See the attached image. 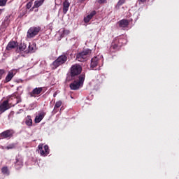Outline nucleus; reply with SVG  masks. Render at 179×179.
<instances>
[{"instance_id": "obj_3", "label": "nucleus", "mask_w": 179, "mask_h": 179, "mask_svg": "<svg viewBox=\"0 0 179 179\" xmlns=\"http://www.w3.org/2000/svg\"><path fill=\"white\" fill-rule=\"evenodd\" d=\"M85 78H86V76L85 74H80L78 76V80H74L70 84V89L71 90H78V89L80 88V86H83Z\"/></svg>"}, {"instance_id": "obj_7", "label": "nucleus", "mask_w": 179, "mask_h": 179, "mask_svg": "<svg viewBox=\"0 0 179 179\" xmlns=\"http://www.w3.org/2000/svg\"><path fill=\"white\" fill-rule=\"evenodd\" d=\"M15 131L13 129H8L0 134V139H7V138H12Z\"/></svg>"}, {"instance_id": "obj_34", "label": "nucleus", "mask_w": 179, "mask_h": 179, "mask_svg": "<svg viewBox=\"0 0 179 179\" xmlns=\"http://www.w3.org/2000/svg\"><path fill=\"white\" fill-rule=\"evenodd\" d=\"M9 19H10V15H7L5 17V22H9Z\"/></svg>"}, {"instance_id": "obj_4", "label": "nucleus", "mask_w": 179, "mask_h": 179, "mask_svg": "<svg viewBox=\"0 0 179 179\" xmlns=\"http://www.w3.org/2000/svg\"><path fill=\"white\" fill-rule=\"evenodd\" d=\"M82 73V66L80 64H76L70 68V76L71 79H76V76H79Z\"/></svg>"}, {"instance_id": "obj_36", "label": "nucleus", "mask_w": 179, "mask_h": 179, "mask_svg": "<svg viewBox=\"0 0 179 179\" xmlns=\"http://www.w3.org/2000/svg\"><path fill=\"white\" fill-rule=\"evenodd\" d=\"M85 1H86V0H79V1L82 3H83V2H85Z\"/></svg>"}, {"instance_id": "obj_32", "label": "nucleus", "mask_w": 179, "mask_h": 179, "mask_svg": "<svg viewBox=\"0 0 179 179\" xmlns=\"http://www.w3.org/2000/svg\"><path fill=\"white\" fill-rule=\"evenodd\" d=\"M90 20H91L90 18H89L88 16H87V17L84 18L85 23H89V22H90Z\"/></svg>"}, {"instance_id": "obj_25", "label": "nucleus", "mask_w": 179, "mask_h": 179, "mask_svg": "<svg viewBox=\"0 0 179 179\" xmlns=\"http://www.w3.org/2000/svg\"><path fill=\"white\" fill-rule=\"evenodd\" d=\"M15 115V112L12 111L9 113L8 118L9 121H13V117Z\"/></svg>"}, {"instance_id": "obj_14", "label": "nucleus", "mask_w": 179, "mask_h": 179, "mask_svg": "<svg viewBox=\"0 0 179 179\" xmlns=\"http://www.w3.org/2000/svg\"><path fill=\"white\" fill-rule=\"evenodd\" d=\"M117 24H119L120 27L125 28L127 26H129V20L123 19L122 20H120Z\"/></svg>"}, {"instance_id": "obj_39", "label": "nucleus", "mask_w": 179, "mask_h": 179, "mask_svg": "<svg viewBox=\"0 0 179 179\" xmlns=\"http://www.w3.org/2000/svg\"><path fill=\"white\" fill-rule=\"evenodd\" d=\"M2 15V10H0V16Z\"/></svg>"}, {"instance_id": "obj_41", "label": "nucleus", "mask_w": 179, "mask_h": 179, "mask_svg": "<svg viewBox=\"0 0 179 179\" xmlns=\"http://www.w3.org/2000/svg\"><path fill=\"white\" fill-rule=\"evenodd\" d=\"M31 1H34V0H31Z\"/></svg>"}, {"instance_id": "obj_16", "label": "nucleus", "mask_w": 179, "mask_h": 179, "mask_svg": "<svg viewBox=\"0 0 179 179\" xmlns=\"http://www.w3.org/2000/svg\"><path fill=\"white\" fill-rule=\"evenodd\" d=\"M124 39L121 37H116L114 38L112 43H114L116 44V45H119V47H121L123 44Z\"/></svg>"}, {"instance_id": "obj_9", "label": "nucleus", "mask_w": 179, "mask_h": 179, "mask_svg": "<svg viewBox=\"0 0 179 179\" xmlns=\"http://www.w3.org/2000/svg\"><path fill=\"white\" fill-rule=\"evenodd\" d=\"M43 93V87H36L31 92H29L30 97H37L38 94Z\"/></svg>"}, {"instance_id": "obj_12", "label": "nucleus", "mask_w": 179, "mask_h": 179, "mask_svg": "<svg viewBox=\"0 0 179 179\" xmlns=\"http://www.w3.org/2000/svg\"><path fill=\"white\" fill-rule=\"evenodd\" d=\"M17 45H18L17 42H15V41H10L6 46V50L8 51H10V50H13V48H16Z\"/></svg>"}, {"instance_id": "obj_22", "label": "nucleus", "mask_w": 179, "mask_h": 179, "mask_svg": "<svg viewBox=\"0 0 179 179\" xmlns=\"http://www.w3.org/2000/svg\"><path fill=\"white\" fill-rule=\"evenodd\" d=\"M44 3V0L35 1L34 8H40Z\"/></svg>"}, {"instance_id": "obj_1", "label": "nucleus", "mask_w": 179, "mask_h": 179, "mask_svg": "<svg viewBox=\"0 0 179 179\" xmlns=\"http://www.w3.org/2000/svg\"><path fill=\"white\" fill-rule=\"evenodd\" d=\"M10 100H16L13 106H16V104H19V103H22V98L20 97V95H18L17 92H15L10 96L9 99L3 101L2 103L0 104L1 113H5L6 110H8L9 108L8 104Z\"/></svg>"}, {"instance_id": "obj_23", "label": "nucleus", "mask_w": 179, "mask_h": 179, "mask_svg": "<svg viewBox=\"0 0 179 179\" xmlns=\"http://www.w3.org/2000/svg\"><path fill=\"white\" fill-rule=\"evenodd\" d=\"M26 44L21 43L17 47V50H19V51H24L26 50Z\"/></svg>"}, {"instance_id": "obj_28", "label": "nucleus", "mask_w": 179, "mask_h": 179, "mask_svg": "<svg viewBox=\"0 0 179 179\" xmlns=\"http://www.w3.org/2000/svg\"><path fill=\"white\" fill-rule=\"evenodd\" d=\"M125 3V0H119V1L117 3V6H121Z\"/></svg>"}, {"instance_id": "obj_19", "label": "nucleus", "mask_w": 179, "mask_h": 179, "mask_svg": "<svg viewBox=\"0 0 179 179\" xmlns=\"http://www.w3.org/2000/svg\"><path fill=\"white\" fill-rule=\"evenodd\" d=\"M14 76L15 75L13 74V72L9 71L5 78V83H8V82H10V80H12Z\"/></svg>"}, {"instance_id": "obj_13", "label": "nucleus", "mask_w": 179, "mask_h": 179, "mask_svg": "<svg viewBox=\"0 0 179 179\" xmlns=\"http://www.w3.org/2000/svg\"><path fill=\"white\" fill-rule=\"evenodd\" d=\"M15 167L17 170H19L20 169H22V167H23V161L21 158L16 157Z\"/></svg>"}, {"instance_id": "obj_24", "label": "nucleus", "mask_w": 179, "mask_h": 179, "mask_svg": "<svg viewBox=\"0 0 179 179\" xmlns=\"http://www.w3.org/2000/svg\"><path fill=\"white\" fill-rule=\"evenodd\" d=\"M1 172L4 174V176H9V169H8L7 166H4L1 169Z\"/></svg>"}, {"instance_id": "obj_33", "label": "nucleus", "mask_w": 179, "mask_h": 179, "mask_svg": "<svg viewBox=\"0 0 179 179\" xmlns=\"http://www.w3.org/2000/svg\"><path fill=\"white\" fill-rule=\"evenodd\" d=\"M3 73H5V70L0 69V79L2 78V76H3Z\"/></svg>"}, {"instance_id": "obj_29", "label": "nucleus", "mask_w": 179, "mask_h": 179, "mask_svg": "<svg viewBox=\"0 0 179 179\" xmlns=\"http://www.w3.org/2000/svg\"><path fill=\"white\" fill-rule=\"evenodd\" d=\"M6 5V0H0V6H5Z\"/></svg>"}, {"instance_id": "obj_26", "label": "nucleus", "mask_w": 179, "mask_h": 179, "mask_svg": "<svg viewBox=\"0 0 179 179\" xmlns=\"http://www.w3.org/2000/svg\"><path fill=\"white\" fill-rule=\"evenodd\" d=\"M28 52H34V45L30 44L28 47Z\"/></svg>"}, {"instance_id": "obj_37", "label": "nucleus", "mask_w": 179, "mask_h": 179, "mask_svg": "<svg viewBox=\"0 0 179 179\" xmlns=\"http://www.w3.org/2000/svg\"><path fill=\"white\" fill-rule=\"evenodd\" d=\"M139 1H140V2H143V3L146 1V0H139Z\"/></svg>"}, {"instance_id": "obj_5", "label": "nucleus", "mask_w": 179, "mask_h": 179, "mask_svg": "<svg viewBox=\"0 0 179 179\" xmlns=\"http://www.w3.org/2000/svg\"><path fill=\"white\" fill-rule=\"evenodd\" d=\"M90 54H92V50L87 49L83 50V52L77 54L76 60L79 62H85L87 61V57H89Z\"/></svg>"}, {"instance_id": "obj_30", "label": "nucleus", "mask_w": 179, "mask_h": 179, "mask_svg": "<svg viewBox=\"0 0 179 179\" xmlns=\"http://www.w3.org/2000/svg\"><path fill=\"white\" fill-rule=\"evenodd\" d=\"M6 149H7L8 150H9V149H15V144H10L8 146H7L6 148Z\"/></svg>"}, {"instance_id": "obj_18", "label": "nucleus", "mask_w": 179, "mask_h": 179, "mask_svg": "<svg viewBox=\"0 0 179 179\" xmlns=\"http://www.w3.org/2000/svg\"><path fill=\"white\" fill-rule=\"evenodd\" d=\"M120 45H116L115 43H112L110 51H111V52H115V51H118V50H120Z\"/></svg>"}, {"instance_id": "obj_40", "label": "nucleus", "mask_w": 179, "mask_h": 179, "mask_svg": "<svg viewBox=\"0 0 179 179\" xmlns=\"http://www.w3.org/2000/svg\"><path fill=\"white\" fill-rule=\"evenodd\" d=\"M24 13H25L24 12V13H23V15H24Z\"/></svg>"}, {"instance_id": "obj_2", "label": "nucleus", "mask_w": 179, "mask_h": 179, "mask_svg": "<svg viewBox=\"0 0 179 179\" xmlns=\"http://www.w3.org/2000/svg\"><path fill=\"white\" fill-rule=\"evenodd\" d=\"M66 61H68V54H63L59 56L58 58L50 64L51 69L55 71V69H57L59 66L65 64Z\"/></svg>"}, {"instance_id": "obj_31", "label": "nucleus", "mask_w": 179, "mask_h": 179, "mask_svg": "<svg viewBox=\"0 0 179 179\" xmlns=\"http://www.w3.org/2000/svg\"><path fill=\"white\" fill-rule=\"evenodd\" d=\"M33 5V3L31 2H29L27 3V9H30V8H31V6Z\"/></svg>"}, {"instance_id": "obj_15", "label": "nucleus", "mask_w": 179, "mask_h": 179, "mask_svg": "<svg viewBox=\"0 0 179 179\" xmlns=\"http://www.w3.org/2000/svg\"><path fill=\"white\" fill-rule=\"evenodd\" d=\"M45 117V113L44 112H41L38 115H36L35 117V123L38 124V122H41L43 120V118Z\"/></svg>"}, {"instance_id": "obj_38", "label": "nucleus", "mask_w": 179, "mask_h": 179, "mask_svg": "<svg viewBox=\"0 0 179 179\" xmlns=\"http://www.w3.org/2000/svg\"><path fill=\"white\" fill-rule=\"evenodd\" d=\"M57 96V93L55 92L54 94H53V97H56Z\"/></svg>"}, {"instance_id": "obj_27", "label": "nucleus", "mask_w": 179, "mask_h": 179, "mask_svg": "<svg viewBox=\"0 0 179 179\" xmlns=\"http://www.w3.org/2000/svg\"><path fill=\"white\" fill-rule=\"evenodd\" d=\"M94 15H96V11H92L88 15V18L92 20L93 16H94Z\"/></svg>"}, {"instance_id": "obj_21", "label": "nucleus", "mask_w": 179, "mask_h": 179, "mask_svg": "<svg viewBox=\"0 0 179 179\" xmlns=\"http://www.w3.org/2000/svg\"><path fill=\"white\" fill-rule=\"evenodd\" d=\"M25 124L27 127H31L33 125V120H31V116L28 115L25 118Z\"/></svg>"}, {"instance_id": "obj_8", "label": "nucleus", "mask_w": 179, "mask_h": 179, "mask_svg": "<svg viewBox=\"0 0 179 179\" xmlns=\"http://www.w3.org/2000/svg\"><path fill=\"white\" fill-rule=\"evenodd\" d=\"M38 149L41 156H48L50 154V149L48 148V145H44L43 148V145L40 144L38 145Z\"/></svg>"}, {"instance_id": "obj_11", "label": "nucleus", "mask_w": 179, "mask_h": 179, "mask_svg": "<svg viewBox=\"0 0 179 179\" xmlns=\"http://www.w3.org/2000/svg\"><path fill=\"white\" fill-rule=\"evenodd\" d=\"M69 6H71V3L68 0H65L63 2V13L64 15H66L68 10H69Z\"/></svg>"}, {"instance_id": "obj_17", "label": "nucleus", "mask_w": 179, "mask_h": 179, "mask_svg": "<svg viewBox=\"0 0 179 179\" xmlns=\"http://www.w3.org/2000/svg\"><path fill=\"white\" fill-rule=\"evenodd\" d=\"M124 39L121 37H116L114 38L112 43H114L116 44V45H119V47H121L123 44Z\"/></svg>"}, {"instance_id": "obj_20", "label": "nucleus", "mask_w": 179, "mask_h": 179, "mask_svg": "<svg viewBox=\"0 0 179 179\" xmlns=\"http://www.w3.org/2000/svg\"><path fill=\"white\" fill-rule=\"evenodd\" d=\"M62 106V101H58L56 102L54 109H53V113L56 114V113H58V108Z\"/></svg>"}, {"instance_id": "obj_35", "label": "nucleus", "mask_w": 179, "mask_h": 179, "mask_svg": "<svg viewBox=\"0 0 179 179\" xmlns=\"http://www.w3.org/2000/svg\"><path fill=\"white\" fill-rule=\"evenodd\" d=\"M98 3H106V0H98L97 1Z\"/></svg>"}, {"instance_id": "obj_6", "label": "nucleus", "mask_w": 179, "mask_h": 179, "mask_svg": "<svg viewBox=\"0 0 179 179\" xmlns=\"http://www.w3.org/2000/svg\"><path fill=\"white\" fill-rule=\"evenodd\" d=\"M41 27H30L27 33V38H33L36 37L40 33Z\"/></svg>"}, {"instance_id": "obj_10", "label": "nucleus", "mask_w": 179, "mask_h": 179, "mask_svg": "<svg viewBox=\"0 0 179 179\" xmlns=\"http://www.w3.org/2000/svg\"><path fill=\"white\" fill-rule=\"evenodd\" d=\"M100 63V56L94 57L91 59L90 66L92 69H94Z\"/></svg>"}]
</instances>
